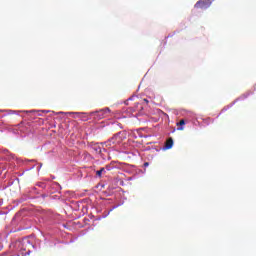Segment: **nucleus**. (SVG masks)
<instances>
[{"label":"nucleus","instance_id":"obj_8","mask_svg":"<svg viewBox=\"0 0 256 256\" xmlns=\"http://www.w3.org/2000/svg\"><path fill=\"white\" fill-rule=\"evenodd\" d=\"M18 126H19V129H21L23 127V122H21Z\"/></svg>","mask_w":256,"mask_h":256},{"label":"nucleus","instance_id":"obj_11","mask_svg":"<svg viewBox=\"0 0 256 256\" xmlns=\"http://www.w3.org/2000/svg\"><path fill=\"white\" fill-rule=\"evenodd\" d=\"M183 129H184V128H182V127H181V128H178L179 131H183Z\"/></svg>","mask_w":256,"mask_h":256},{"label":"nucleus","instance_id":"obj_10","mask_svg":"<svg viewBox=\"0 0 256 256\" xmlns=\"http://www.w3.org/2000/svg\"><path fill=\"white\" fill-rule=\"evenodd\" d=\"M106 170H107V171H110V167H109V166H106Z\"/></svg>","mask_w":256,"mask_h":256},{"label":"nucleus","instance_id":"obj_6","mask_svg":"<svg viewBox=\"0 0 256 256\" xmlns=\"http://www.w3.org/2000/svg\"><path fill=\"white\" fill-rule=\"evenodd\" d=\"M177 125H180V126L185 125V121H184V119H181Z\"/></svg>","mask_w":256,"mask_h":256},{"label":"nucleus","instance_id":"obj_9","mask_svg":"<svg viewBox=\"0 0 256 256\" xmlns=\"http://www.w3.org/2000/svg\"><path fill=\"white\" fill-rule=\"evenodd\" d=\"M144 166H145V167H148V166H149V163H148V162H145V163H144Z\"/></svg>","mask_w":256,"mask_h":256},{"label":"nucleus","instance_id":"obj_5","mask_svg":"<svg viewBox=\"0 0 256 256\" xmlns=\"http://www.w3.org/2000/svg\"><path fill=\"white\" fill-rule=\"evenodd\" d=\"M106 169L104 167H102L100 170L96 171V176H98L99 178L102 177V173H105Z\"/></svg>","mask_w":256,"mask_h":256},{"label":"nucleus","instance_id":"obj_2","mask_svg":"<svg viewBox=\"0 0 256 256\" xmlns=\"http://www.w3.org/2000/svg\"><path fill=\"white\" fill-rule=\"evenodd\" d=\"M214 0H199L195 4V9H208L211 7Z\"/></svg>","mask_w":256,"mask_h":256},{"label":"nucleus","instance_id":"obj_4","mask_svg":"<svg viewBox=\"0 0 256 256\" xmlns=\"http://www.w3.org/2000/svg\"><path fill=\"white\" fill-rule=\"evenodd\" d=\"M174 141L173 138H168L165 143V148L170 150L173 147Z\"/></svg>","mask_w":256,"mask_h":256},{"label":"nucleus","instance_id":"obj_7","mask_svg":"<svg viewBox=\"0 0 256 256\" xmlns=\"http://www.w3.org/2000/svg\"><path fill=\"white\" fill-rule=\"evenodd\" d=\"M143 102H145L146 104H148V103H149V100H148L147 98H144V99H143Z\"/></svg>","mask_w":256,"mask_h":256},{"label":"nucleus","instance_id":"obj_1","mask_svg":"<svg viewBox=\"0 0 256 256\" xmlns=\"http://www.w3.org/2000/svg\"><path fill=\"white\" fill-rule=\"evenodd\" d=\"M123 139V134L120 132L115 134L111 139H109V141L105 142V144L107 147H111L112 145H119L122 143Z\"/></svg>","mask_w":256,"mask_h":256},{"label":"nucleus","instance_id":"obj_12","mask_svg":"<svg viewBox=\"0 0 256 256\" xmlns=\"http://www.w3.org/2000/svg\"><path fill=\"white\" fill-rule=\"evenodd\" d=\"M20 131H21V132H24V129L20 128Z\"/></svg>","mask_w":256,"mask_h":256},{"label":"nucleus","instance_id":"obj_3","mask_svg":"<svg viewBox=\"0 0 256 256\" xmlns=\"http://www.w3.org/2000/svg\"><path fill=\"white\" fill-rule=\"evenodd\" d=\"M110 113H111L110 108H104V109L94 112V116L96 118H98L99 120H101L103 118L109 117Z\"/></svg>","mask_w":256,"mask_h":256}]
</instances>
